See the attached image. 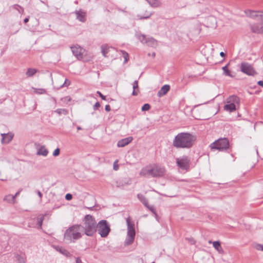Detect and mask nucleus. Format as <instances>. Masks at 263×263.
I'll list each match as a JSON object with an SVG mask.
<instances>
[{"label":"nucleus","mask_w":263,"mask_h":263,"mask_svg":"<svg viewBox=\"0 0 263 263\" xmlns=\"http://www.w3.org/2000/svg\"><path fill=\"white\" fill-rule=\"evenodd\" d=\"M240 70L242 72L248 76H254L257 74V72L252 65L246 62L241 63Z\"/></svg>","instance_id":"1a4fd4ad"},{"label":"nucleus","mask_w":263,"mask_h":263,"mask_svg":"<svg viewBox=\"0 0 263 263\" xmlns=\"http://www.w3.org/2000/svg\"><path fill=\"white\" fill-rule=\"evenodd\" d=\"M227 104L224 106V109L229 112H233L236 109V104L239 103V99L235 95L230 96L226 101Z\"/></svg>","instance_id":"423d86ee"},{"label":"nucleus","mask_w":263,"mask_h":263,"mask_svg":"<svg viewBox=\"0 0 263 263\" xmlns=\"http://www.w3.org/2000/svg\"><path fill=\"white\" fill-rule=\"evenodd\" d=\"M60 152V150L59 148H56L53 153V156L55 157L59 155Z\"/></svg>","instance_id":"a19ab883"},{"label":"nucleus","mask_w":263,"mask_h":263,"mask_svg":"<svg viewBox=\"0 0 263 263\" xmlns=\"http://www.w3.org/2000/svg\"><path fill=\"white\" fill-rule=\"evenodd\" d=\"M34 89V92L37 93V94H44L46 92V91L45 89L41 88V89H37V88H33Z\"/></svg>","instance_id":"72a5a7b5"},{"label":"nucleus","mask_w":263,"mask_h":263,"mask_svg":"<svg viewBox=\"0 0 263 263\" xmlns=\"http://www.w3.org/2000/svg\"><path fill=\"white\" fill-rule=\"evenodd\" d=\"M220 55L221 56V57H224L225 55V54L223 52H221L220 53Z\"/></svg>","instance_id":"4d7b16f0"},{"label":"nucleus","mask_w":263,"mask_h":263,"mask_svg":"<svg viewBox=\"0 0 263 263\" xmlns=\"http://www.w3.org/2000/svg\"><path fill=\"white\" fill-rule=\"evenodd\" d=\"M148 56H150V55H151V54H150V53H148Z\"/></svg>","instance_id":"e2e57ef3"},{"label":"nucleus","mask_w":263,"mask_h":263,"mask_svg":"<svg viewBox=\"0 0 263 263\" xmlns=\"http://www.w3.org/2000/svg\"><path fill=\"white\" fill-rule=\"evenodd\" d=\"M257 249L263 251V245H258L257 246Z\"/></svg>","instance_id":"09e8293b"},{"label":"nucleus","mask_w":263,"mask_h":263,"mask_svg":"<svg viewBox=\"0 0 263 263\" xmlns=\"http://www.w3.org/2000/svg\"><path fill=\"white\" fill-rule=\"evenodd\" d=\"M136 37L138 40H139L142 43L145 44V41H146L147 37L144 34H137Z\"/></svg>","instance_id":"bb28decb"},{"label":"nucleus","mask_w":263,"mask_h":263,"mask_svg":"<svg viewBox=\"0 0 263 263\" xmlns=\"http://www.w3.org/2000/svg\"><path fill=\"white\" fill-rule=\"evenodd\" d=\"M67 81V79H65V83H66Z\"/></svg>","instance_id":"680f3d73"},{"label":"nucleus","mask_w":263,"mask_h":263,"mask_svg":"<svg viewBox=\"0 0 263 263\" xmlns=\"http://www.w3.org/2000/svg\"><path fill=\"white\" fill-rule=\"evenodd\" d=\"M8 179V174L7 172L0 170V180L2 181H6Z\"/></svg>","instance_id":"2f4dec72"},{"label":"nucleus","mask_w":263,"mask_h":263,"mask_svg":"<svg viewBox=\"0 0 263 263\" xmlns=\"http://www.w3.org/2000/svg\"><path fill=\"white\" fill-rule=\"evenodd\" d=\"M155 55H156V54H155V52H153L152 54H151V55H152L153 58H154V57H155Z\"/></svg>","instance_id":"13d9d810"},{"label":"nucleus","mask_w":263,"mask_h":263,"mask_svg":"<svg viewBox=\"0 0 263 263\" xmlns=\"http://www.w3.org/2000/svg\"><path fill=\"white\" fill-rule=\"evenodd\" d=\"M100 106V103L98 102H97L95 103V104L93 106V109L96 110Z\"/></svg>","instance_id":"37998d69"},{"label":"nucleus","mask_w":263,"mask_h":263,"mask_svg":"<svg viewBox=\"0 0 263 263\" xmlns=\"http://www.w3.org/2000/svg\"><path fill=\"white\" fill-rule=\"evenodd\" d=\"M170 89L169 85L166 84L163 86L160 90L158 92L157 95L159 97H161L166 95Z\"/></svg>","instance_id":"f3484780"},{"label":"nucleus","mask_w":263,"mask_h":263,"mask_svg":"<svg viewBox=\"0 0 263 263\" xmlns=\"http://www.w3.org/2000/svg\"><path fill=\"white\" fill-rule=\"evenodd\" d=\"M76 263H83V262H82L81 259L79 257H78L76 259Z\"/></svg>","instance_id":"3c124183"},{"label":"nucleus","mask_w":263,"mask_h":263,"mask_svg":"<svg viewBox=\"0 0 263 263\" xmlns=\"http://www.w3.org/2000/svg\"><path fill=\"white\" fill-rule=\"evenodd\" d=\"M252 31L255 33H261L263 32V23H255L251 26Z\"/></svg>","instance_id":"f8f14e48"},{"label":"nucleus","mask_w":263,"mask_h":263,"mask_svg":"<svg viewBox=\"0 0 263 263\" xmlns=\"http://www.w3.org/2000/svg\"><path fill=\"white\" fill-rule=\"evenodd\" d=\"M101 49L102 54L103 55V56L106 57V54L108 53L109 51V47L107 45L104 44L101 46Z\"/></svg>","instance_id":"a878e982"},{"label":"nucleus","mask_w":263,"mask_h":263,"mask_svg":"<svg viewBox=\"0 0 263 263\" xmlns=\"http://www.w3.org/2000/svg\"><path fill=\"white\" fill-rule=\"evenodd\" d=\"M245 12L247 16L253 18H256L258 17L260 18V14L261 13V12L254 11L250 10H246Z\"/></svg>","instance_id":"a211bd4d"},{"label":"nucleus","mask_w":263,"mask_h":263,"mask_svg":"<svg viewBox=\"0 0 263 263\" xmlns=\"http://www.w3.org/2000/svg\"><path fill=\"white\" fill-rule=\"evenodd\" d=\"M222 69L223 70L224 75L230 77L231 78L234 77V76L231 74V71L228 69L227 66L222 67Z\"/></svg>","instance_id":"cd10ccee"},{"label":"nucleus","mask_w":263,"mask_h":263,"mask_svg":"<svg viewBox=\"0 0 263 263\" xmlns=\"http://www.w3.org/2000/svg\"><path fill=\"white\" fill-rule=\"evenodd\" d=\"M4 200L9 203H14L15 201V196H13L11 195H8L5 197Z\"/></svg>","instance_id":"c85d7f7f"},{"label":"nucleus","mask_w":263,"mask_h":263,"mask_svg":"<svg viewBox=\"0 0 263 263\" xmlns=\"http://www.w3.org/2000/svg\"><path fill=\"white\" fill-rule=\"evenodd\" d=\"M127 225V235L125 241V245H129L132 243L134 240L135 236V225L131 223L129 218L126 219Z\"/></svg>","instance_id":"39448f33"},{"label":"nucleus","mask_w":263,"mask_h":263,"mask_svg":"<svg viewBox=\"0 0 263 263\" xmlns=\"http://www.w3.org/2000/svg\"><path fill=\"white\" fill-rule=\"evenodd\" d=\"M48 151L45 147V146H42L37 151V155H42L43 156H46L48 155Z\"/></svg>","instance_id":"b1692460"},{"label":"nucleus","mask_w":263,"mask_h":263,"mask_svg":"<svg viewBox=\"0 0 263 263\" xmlns=\"http://www.w3.org/2000/svg\"><path fill=\"white\" fill-rule=\"evenodd\" d=\"M212 20H213V21H215V18H212Z\"/></svg>","instance_id":"0e129e2a"},{"label":"nucleus","mask_w":263,"mask_h":263,"mask_svg":"<svg viewBox=\"0 0 263 263\" xmlns=\"http://www.w3.org/2000/svg\"><path fill=\"white\" fill-rule=\"evenodd\" d=\"M22 191V189H20L17 192H16L15 193V194L13 196H15V198H16V196H17L20 194V192Z\"/></svg>","instance_id":"8fccbe9b"},{"label":"nucleus","mask_w":263,"mask_h":263,"mask_svg":"<svg viewBox=\"0 0 263 263\" xmlns=\"http://www.w3.org/2000/svg\"><path fill=\"white\" fill-rule=\"evenodd\" d=\"M77 129L78 130H81V127L80 126H78L77 127Z\"/></svg>","instance_id":"bf43d9fd"},{"label":"nucleus","mask_w":263,"mask_h":263,"mask_svg":"<svg viewBox=\"0 0 263 263\" xmlns=\"http://www.w3.org/2000/svg\"><path fill=\"white\" fill-rule=\"evenodd\" d=\"M84 235L83 227L81 224H74L68 228L64 234V240L67 243L75 242Z\"/></svg>","instance_id":"f03ea898"},{"label":"nucleus","mask_w":263,"mask_h":263,"mask_svg":"<svg viewBox=\"0 0 263 263\" xmlns=\"http://www.w3.org/2000/svg\"><path fill=\"white\" fill-rule=\"evenodd\" d=\"M133 91L132 93V95L134 96H136L139 93V90L138 89V81L137 80H136L134 82L133 84Z\"/></svg>","instance_id":"393cba45"},{"label":"nucleus","mask_w":263,"mask_h":263,"mask_svg":"<svg viewBox=\"0 0 263 263\" xmlns=\"http://www.w3.org/2000/svg\"><path fill=\"white\" fill-rule=\"evenodd\" d=\"M209 243H213V247L215 248L216 250L218 251V253L220 254H223L224 251L222 248L221 246L220 242L219 241H215L212 242V240L209 241Z\"/></svg>","instance_id":"dca6fc26"},{"label":"nucleus","mask_w":263,"mask_h":263,"mask_svg":"<svg viewBox=\"0 0 263 263\" xmlns=\"http://www.w3.org/2000/svg\"><path fill=\"white\" fill-rule=\"evenodd\" d=\"M36 192L37 195L39 196V197L41 199L42 198V193L39 190L36 191Z\"/></svg>","instance_id":"de8ad7c7"},{"label":"nucleus","mask_w":263,"mask_h":263,"mask_svg":"<svg viewBox=\"0 0 263 263\" xmlns=\"http://www.w3.org/2000/svg\"><path fill=\"white\" fill-rule=\"evenodd\" d=\"M146 1L152 7H158L161 5V3L159 0H146Z\"/></svg>","instance_id":"aec40b11"},{"label":"nucleus","mask_w":263,"mask_h":263,"mask_svg":"<svg viewBox=\"0 0 263 263\" xmlns=\"http://www.w3.org/2000/svg\"><path fill=\"white\" fill-rule=\"evenodd\" d=\"M146 208H148L156 216H157L156 212L155 211L154 207L153 205L149 206L148 205V207H146Z\"/></svg>","instance_id":"ea45409f"},{"label":"nucleus","mask_w":263,"mask_h":263,"mask_svg":"<svg viewBox=\"0 0 263 263\" xmlns=\"http://www.w3.org/2000/svg\"><path fill=\"white\" fill-rule=\"evenodd\" d=\"M139 200L146 206L148 207V200L143 195L139 194L137 195Z\"/></svg>","instance_id":"5701e85b"},{"label":"nucleus","mask_w":263,"mask_h":263,"mask_svg":"<svg viewBox=\"0 0 263 263\" xmlns=\"http://www.w3.org/2000/svg\"><path fill=\"white\" fill-rule=\"evenodd\" d=\"M77 18L82 22H84L85 21V13L80 11H76Z\"/></svg>","instance_id":"4be33fe9"},{"label":"nucleus","mask_w":263,"mask_h":263,"mask_svg":"<svg viewBox=\"0 0 263 263\" xmlns=\"http://www.w3.org/2000/svg\"><path fill=\"white\" fill-rule=\"evenodd\" d=\"M37 72V70L34 68H28L26 72V76L28 77H30L33 76L35 73Z\"/></svg>","instance_id":"c756f323"},{"label":"nucleus","mask_w":263,"mask_h":263,"mask_svg":"<svg viewBox=\"0 0 263 263\" xmlns=\"http://www.w3.org/2000/svg\"><path fill=\"white\" fill-rule=\"evenodd\" d=\"M72 196L70 194H67L65 196V198L67 200H70L72 199Z\"/></svg>","instance_id":"79ce46f5"},{"label":"nucleus","mask_w":263,"mask_h":263,"mask_svg":"<svg viewBox=\"0 0 263 263\" xmlns=\"http://www.w3.org/2000/svg\"><path fill=\"white\" fill-rule=\"evenodd\" d=\"M55 112L58 113L59 115L64 114L65 115H66L68 114V110L64 108H60L57 109L54 111Z\"/></svg>","instance_id":"473e14b6"},{"label":"nucleus","mask_w":263,"mask_h":263,"mask_svg":"<svg viewBox=\"0 0 263 263\" xmlns=\"http://www.w3.org/2000/svg\"><path fill=\"white\" fill-rule=\"evenodd\" d=\"M229 147V142L227 138H220L213 142L210 145L211 149L218 151L227 149Z\"/></svg>","instance_id":"0eeeda50"},{"label":"nucleus","mask_w":263,"mask_h":263,"mask_svg":"<svg viewBox=\"0 0 263 263\" xmlns=\"http://www.w3.org/2000/svg\"><path fill=\"white\" fill-rule=\"evenodd\" d=\"M121 52L122 53V55L124 59V62L126 63L127 62L128 60V54L126 52L124 51H121Z\"/></svg>","instance_id":"c9c22d12"},{"label":"nucleus","mask_w":263,"mask_h":263,"mask_svg":"<svg viewBox=\"0 0 263 263\" xmlns=\"http://www.w3.org/2000/svg\"><path fill=\"white\" fill-rule=\"evenodd\" d=\"M44 219V215H40L37 217V225L39 229H41L43 221Z\"/></svg>","instance_id":"7c9ffc66"},{"label":"nucleus","mask_w":263,"mask_h":263,"mask_svg":"<svg viewBox=\"0 0 263 263\" xmlns=\"http://www.w3.org/2000/svg\"><path fill=\"white\" fill-rule=\"evenodd\" d=\"M64 101H70L71 100V98L69 96L65 97V98L62 99Z\"/></svg>","instance_id":"a18cd8bd"},{"label":"nucleus","mask_w":263,"mask_h":263,"mask_svg":"<svg viewBox=\"0 0 263 263\" xmlns=\"http://www.w3.org/2000/svg\"><path fill=\"white\" fill-rule=\"evenodd\" d=\"M197 137L190 133L178 134L173 141V145L177 148H190L194 144Z\"/></svg>","instance_id":"f257e3e1"},{"label":"nucleus","mask_w":263,"mask_h":263,"mask_svg":"<svg viewBox=\"0 0 263 263\" xmlns=\"http://www.w3.org/2000/svg\"><path fill=\"white\" fill-rule=\"evenodd\" d=\"M257 84H258L259 85H260V86H261L263 87V81H259L257 82Z\"/></svg>","instance_id":"603ef678"},{"label":"nucleus","mask_w":263,"mask_h":263,"mask_svg":"<svg viewBox=\"0 0 263 263\" xmlns=\"http://www.w3.org/2000/svg\"><path fill=\"white\" fill-rule=\"evenodd\" d=\"M145 13H146V14L144 16L138 15V16L139 17V19H140V20L147 19V18H149L152 15V13H149L147 11H146Z\"/></svg>","instance_id":"f704fd0d"},{"label":"nucleus","mask_w":263,"mask_h":263,"mask_svg":"<svg viewBox=\"0 0 263 263\" xmlns=\"http://www.w3.org/2000/svg\"><path fill=\"white\" fill-rule=\"evenodd\" d=\"M1 136L2 137L1 142L3 144L8 143L12 140L13 137V134L12 133L2 134Z\"/></svg>","instance_id":"ddd939ff"},{"label":"nucleus","mask_w":263,"mask_h":263,"mask_svg":"<svg viewBox=\"0 0 263 263\" xmlns=\"http://www.w3.org/2000/svg\"><path fill=\"white\" fill-rule=\"evenodd\" d=\"M118 160H116L114 162L113 164V168L114 170L115 171H118L119 170V165L118 164Z\"/></svg>","instance_id":"58836bf2"},{"label":"nucleus","mask_w":263,"mask_h":263,"mask_svg":"<svg viewBox=\"0 0 263 263\" xmlns=\"http://www.w3.org/2000/svg\"><path fill=\"white\" fill-rule=\"evenodd\" d=\"M260 18L263 21V12H261V14H260Z\"/></svg>","instance_id":"5fc2aeb1"},{"label":"nucleus","mask_w":263,"mask_h":263,"mask_svg":"<svg viewBox=\"0 0 263 263\" xmlns=\"http://www.w3.org/2000/svg\"><path fill=\"white\" fill-rule=\"evenodd\" d=\"M165 173V169L158 165L147 166L143 168L139 175L141 176L157 177L162 176Z\"/></svg>","instance_id":"20e7f679"},{"label":"nucleus","mask_w":263,"mask_h":263,"mask_svg":"<svg viewBox=\"0 0 263 263\" xmlns=\"http://www.w3.org/2000/svg\"><path fill=\"white\" fill-rule=\"evenodd\" d=\"M150 105L148 104H145L142 107V111H147L148 110L150 109Z\"/></svg>","instance_id":"4c0bfd02"},{"label":"nucleus","mask_w":263,"mask_h":263,"mask_svg":"<svg viewBox=\"0 0 263 263\" xmlns=\"http://www.w3.org/2000/svg\"><path fill=\"white\" fill-rule=\"evenodd\" d=\"M97 93L98 94H99V96L103 99V100H105L106 99V97L105 96H103L100 91H98L97 92Z\"/></svg>","instance_id":"c03bdc74"},{"label":"nucleus","mask_w":263,"mask_h":263,"mask_svg":"<svg viewBox=\"0 0 263 263\" xmlns=\"http://www.w3.org/2000/svg\"><path fill=\"white\" fill-rule=\"evenodd\" d=\"M97 231L102 237H106L110 229L109 225L105 220H102L97 224Z\"/></svg>","instance_id":"6e6552de"},{"label":"nucleus","mask_w":263,"mask_h":263,"mask_svg":"<svg viewBox=\"0 0 263 263\" xmlns=\"http://www.w3.org/2000/svg\"><path fill=\"white\" fill-rule=\"evenodd\" d=\"M71 49L73 55L80 60L83 58V49L79 46H74L71 47Z\"/></svg>","instance_id":"9b49d317"},{"label":"nucleus","mask_w":263,"mask_h":263,"mask_svg":"<svg viewBox=\"0 0 263 263\" xmlns=\"http://www.w3.org/2000/svg\"><path fill=\"white\" fill-rule=\"evenodd\" d=\"M13 7H14V9H15L17 10H18V11L20 13L22 14V13H23L24 9H23V8L21 7L20 6H19L17 5H15Z\"/></svg>","instance_id":"e433bc0d"},{"label":"nucleus","mask_w":263,"mask_h":263,"mask_svg":"<svg viewBox=\"0 0 263 263\" xmlns=\"http://www.w3.org/2000/svg\"><path fill=\"white\" fill-rule=\"evenodd\" d=\"M105 109L107 111H109L110 110V107L109 105H106L105 107Z\"/></svg>","instance_id":"49530a36"},{"label":"nucleus","mask_w":263,"mask_h":263,"mask_svg":"<svg viewBox=\"0 0 263 263\" xmlns=\"http://www.w3.org/2000/svg\"><path fill=\"white\" fill-rule=\"evenodd\" d=\"M84 235L92 236L97 231V223L95 218L90 215H86L84 218Z\"/></svg>","instance_id":"7ed1b4c3"},{"label":"nucleus","mask_w":263,"mask_h":263,"mask_svg":"<svg viewBox=\"0 0 263 263\" xmlns=\"http://www.w3.org/2000/svg\"><path fill=\"white\" fill-rule=\"evenodd\" d=\"M133 138L132 137H128L119 140L118 142L117 146L119 147H122L130 143Z\"/></svg>","instance_id":"2eb2a0df"},{"label":"nucleus","mask_w":263,"mask_h":263,"mask_svg":"<svg viewBox=\"0 0 263 263\" xmlns=\"http://www.w3.org/2000/svg\"><path fill=\"white\" fill-rule=\"evenodd\" d=\"M129 184H130V183L128 182H125V181H124L123 180H116L115 182V185L117 187H119V188H122L125 185H128Z\"/></svg>","instance_id":"412c9836"},{"label":"nucleus","mask_w":263,"mask_h":263,"mask_svg":"<svg viewBox=\"0 0 263 263\" xmlns=\"http://www.w3.org/2000/svg\"><path fill=\"white\" fill-rule=\"evenodd\" d=\"M229 65V63H228V64H227L226 66H227V68H228Z\"/></svg>","instance_id":"052dcab7"},{"label":"nucleus","mask_w":263,"mask_h":263,"mask_svg":"<svg viewBox=\"0 0 263 263\" xmlns=\"http://www.w3.org/2000/svg\"><path fill=\"white\" fill-rule=\"evenodd\" d=\"M53 248L58 252L67 257H70L71 254L64 247L59 246H53Z\"/></svg>","instance_id":"4468645a"},{"label":"nucleus","mask_w":263,"mask_h":263,"mask_svg":"<svg viewBox=\"0 0 263 263\" xmlns=\"http://www.w3.org/2000/svg\"><path fill=\"white\" fill-rule=\"evenodd\" d=\"M28 21H29V18H25L24 19V23H27Z\"/></svg>","instance_id":"6e6d98bb"},{"label":"nucleus","mask_w":263,"mask_h":263,"mask_svg":"<svg viewBox=\"0 0 263 263\" xmlns=\"http://www.w3.org/2000/svg\"><path fill=\"white\" fill-rule=\"evenodd\" d=\"M145 42V44H146L148 46L152 47H156L158 45L157 41L152 37H147L146 41Z\"/></svg>","instance_id":"6ab92c4d"},{"label":"nucleus","mask_w":263,"mask_h":263,"mask_svg":"<svg viewBox=\"0 0 263 263\" xmlns=\"http://www.w3.org/2000/svg\"><path fill=\"white\" fill-rule=\"evenodd\" d=\"M19 263H24V261L23 258L20 257L18 258Z\"/></svg>","instance_id":"864d4df0"},{"label":"nucleus","mask_w":263,"mask_h":263,"mask_svg":"<svg viewBox=\"0 0 263 263\" xmlns=\"http://www.w3.org/2000/svg\"><path fill=\"white\" fill-rule=\"evenodd\" d=\"M177 166L182 170H186L189 166L190 159L187 156H183L180 158H176Z\"/></svg>","instance_id":"9d476101"}]
</instances>
